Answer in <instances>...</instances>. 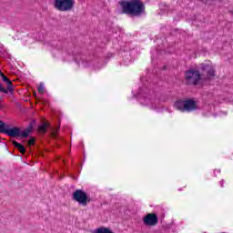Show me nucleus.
<instances>
[{
  "label": "nucleus",
  "instance_id": "obj_7",
  "mask_svg": "<svg viewBox=\"0 0 233 233\" xmlns=\"http://www.w3.org/2000/svg\"><path fill=\"white\" fill-rule=\"evenodd\" d=\"M143 221L147 227H155V225L159 223V218H157V215H156V213H148L144 217Z\"/></svg>",
  "mask_w": 233,
  "mask_h": 233
},
{
  "label": "nucleus",
  "instance_id": "obj_8",
  "mask_svg": "<svg viewBox=\"0 0 233 233\" xmlns=\"http://www.w3.org/2000/svg\"><path fill=\"white\" fill-rule=\"evenodd\" d=\"M198 110V102L194 99L185 100V112H192Z\"/></svg>",
  "mask_w": 233,
  "mask_h": 233
},
{
  "label": "nucleus",
  "instance_id": "obj_2",
  "mask_svg": "<svg viewBox=\"0 0 233 233\" xmlns=\"http://www.w3.org/2000/svg\"><path fill=\"white\" fill-rule=\"evenodd\" d=\"M0 132L1 134H6L9 137H28V134H30L31 129L26 128L24 131H21L19 127H11L10 126H6L0 121Z\"/></svg>",
  "mask_w": 233,
  "mask_h": 233
},
{
  "label": "nucleus",
  "instance_id": "obj_11",
  "mask_svg": "<svg viewBox=\"0 0 233 233\" xmlns=\"http://www.w3.org/2000/svg\"><path fill=\"white\" fill-rule=\"evenodd\" d=\"M13 145L15 148H17L19 150V152L21 154H25V152H26V149L25 148V146H23V144H20L19 142L14 141Z\"/></svg>",
  "mask_w": 233,
  "mask_h": 233
},
{
  "label": "nucleus",
  "instance_id": "obj_13",
  "mask_svg": "<svg viewBox=\"0 0 233 233\" xmlns=\"http://www.w3.org/2000/svg\"><path fill=\"white\" fill-rule=\"evenodd\" d=\"M38 94H45V85L39 84L37 86Z\"/></svg>",
  "mask_w": 233,
  "mask_h": 233
},
{
  "label": "nucleus",
  "instance_id": "obj_6",
  "mask_svg": "<svg viewBox=\"0 0 233 233\" xmlns=\"http://www.w3.org/2000/svg\"><path fill=\"white\" fill-rule=\"evenodd\" d=\"M186 80L188 85H198L201 81V74L198 70H189L186 72Z\"/></svg>",
  "mask_w": 233,
  "mask_h": 233
},
{
  "label": "nucleus",
  "instance_id": "obj_14",
  "mask_svg": "<svg viewBox=\"0 0 233 233\" xmlns=\"http://www.w3.org/2000/svg\"><path fill=\"white\" fill-rule=\"evenodd\" d=\"M34 143H35V139H34L33 137H31V138L28 140V146H29V147H32V145H34Z\"/></svg>",
  "mask_w": 233,
  "mask_h": 233
},
{
  "label": "nucleus",
  "instance_id": "obj_12",
  "mask_svg": "<svg viewBox=\"0 0 233 233\" xmlns=\"http://www.w3.org/2000/svg\"><path fill=\"white\" fill-rule=\"evenodd\" d=\"M47 128H48V124L44 123V124H42V125L38 127V130H39V132L45 133V132H46V129H47Z\"/></svg>",
  "mask_w": 233,
  "mask_h": 233
},
{
  "label": "nucleus",
  "instance_id": "obj_1",
  "mask_svg": "<svg viewBox=\"0 0 233 233\" xmlns=\"http://www.w3.org/2000/svg\"><path fill=\"white\" fill-rule=\"evenodd\" d=\"M124 14L139 17L145 14V4L141 0H129L120 2Z\"/></svg>",
  "mask_w": 233,
  "mask_h": 233
},
{
  "label": "nucleus",
  "instance_id": "obj_10",
  "mask_svg": "<svg viewBox=\"0 0 233 233\" xmlns=\"http://www.w3.org/2000/svg\"><path fill=\"white\" fill-rule=\"evenodd\" d=\"M175 108L177 110H181V112H185V101L178 100L175 103Z\"/></svg>",
  "mask_w": 233,
  "mask_h": 233
},
{
  "label": "nucleus",
  "instance_id": "obj_5",
  "mask_svg": "<svg viewBox=\"0 0 233 233\" xmlns=\"http://www.w3.org/2000/svg\"><path fill=\"white\" fill-rule=\"evenodd\" d=\"M73 199L82 205V207H86V205L90 202L88 198V195L81 189H77L73 193Z\"/></svg>",
  "mask_w": 233,
  "mask_h": 233
},
{
  "label": "nucleus",
  "instance_id": "obj_4",
  "mask_svg": "<svg viewBox=\"0 0 233 233\" xmlns=\"http://www.w3.org/2000/svg\"><path fill=\"white\" fill-rule=\"evenodd\" d=\"M200 68L203 72H207L206 79L208 81L216 77V66H214L212 62L208 61V63L201 64Z\"/></svg>",
  "mask_w": 233,
  "mask_h": 233
},
{
  "label": "nucleus",
  "instance_id": "obj_9",
  "mask_svg": "<svg viewBox=\"0 0 233 233\" xmlns=\"http://www.w3.org/2000/svg\"><path fill=\"white\" fill-rule=\"evenodd\" d=\"M0 75L4 83L7 85V90L12 92V90H14V85L12 84V81H10V79L6 77V76H5V74H3V72L1 71H0Z\"/></svg>",
  "mask_w": 233,
  "mask_h": 233
},
{
  "label": "nucleus",
  "instance_id": "obj_3",
  "mask_svg": "<svg viewBox=\"0 0 233 233\" xmlns=\"http://www.w3.org/2000/svg\"><path fill=\"white\" fill-rule=\"evenodd\" d=\"M76 5L75 0H55V8L59 12H70Z\"/></svg>",
  "mask_w": 233,
  "mask_h": 233
},
{
  "label": "nucleus",
  "instance_id": "obj_15",
  "mask_svg": "<svg viewBox=\"0 0 233 233\" xmlns=\"http://www.w3.org/2000/svg\"><path fill=\"white\" fill-rule=\"evenodd\" d=\"M223 183H225V180L220 181V186L223 187Z\"/></svg>",
  "mask_w": 233,
  "mask_h": 233
}]
</instances>
